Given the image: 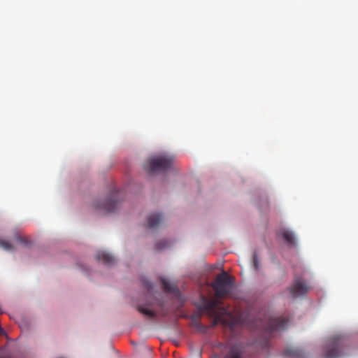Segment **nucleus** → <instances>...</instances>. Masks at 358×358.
Segmentation results:
<instances>
[{
    "label": "nucleus",
    "instance_id": "16",
    "mask_svg": "<svg viewBox=\"0 0 358 358\" xmlns=\"http://www.w3.org/2000/svg\"><path fill=\"white\" fill-rule=\"evenodd\" d=\"M193 323L196 328L199 329L201 331H204L206 329L205 326H203L198 320L193 319Z\"/></svg>",
    "mask_w": 358,
    "mask_h": 358
},
{
    "label": "nucleus",
    "instance_id": "20",
    "mask_svg": "<svg viewBox=\"0 0 358 358\" xmlns=\"http://www.w3.org/2000/svg\"><path fill=\"white\" fill-rule=\"evenodd\" d=\"M17 241L20 242V243H22V244H24V245H27V241L26 240L25 238H23V237H18L17 238Z\"/></svg>",
    "mask_w": 358,
    "mask_h": 358
},
{
    "label": "nucleus",
    "instance_id": "11",
    "mask_svg": "<svg viewBox=\"0 0 358 358\" xmlns=\"http://www.w3.org/2000/svg\"><path fill=\"white\" fill-rule=\"evenodd\" d=\"M283 355L289 358H301L303 352L297 348H287L283 351Z\"/></svg>",
    "mask_w": 358,
    "mask_h": 358
},
{
    "label": "nucleus",
    "instance_id": "4",
    "mask_svg": "<svg viewBox=\"0 0 358 358\" xmlns=\"http://www.w3.org/2000/svg\"><path fill=\"white\" fill-rule=\"evenodd\" d=\"M122 199V192L115 190L111 192L106 201L103 202L98 201L93 206L96 210L105 213H112L119 208Z\"/></svg>",
    "mask_w": 358,
    "mask_h": 358
},
{
    "label": "nucleus",
    "instance_id": "6",
    "mask_svg": "<svg viewBox=\"0 0 358 358\" xmlns=\"http://www.w3.org/2000/svg\"><path fill=\"white\" fill-rule=\"evenodd\" d=\"M289 320L285 317L270 318L265 327L267 334L271 335L273 332L285 329Z\"/></svg>",
    "mask_w": 358,
    "mask_h": 358
},
{
    "label": "nucleus",
    "instance_id": "21",
    "mask_svg": "<svg viewBox=\"0 0 358 358\" xmlns=\"http://www.w3.org/2000/svg\"><path fill=\"white\" fill-rule=\"evenodd\" d=\"M211 358H218V356L215 355L213 357H212Z\"/></svg>",
    "mask_w": 358,
    "mask_h": 358
},
{
    "label": "nucleus",
    "instance_id": "8",
    "mask_svg": "<svg viewBox=\"0 0 358 358\" xmlns=\"http://www.w3.org/2000/svg\"><path fill=\"white\" fill-rule=\"evenodd\" d=\"M280 235L289 247H294L296 245V237L292 231L282 229L280 231Z\"/></svg>",
    "mask_w": 358,
    "mask_h": 358
},
{
    "label": "nucleus",
    "instance_id": "18",
    "mask_svg": "<svg viewBox=\"0 0 358 358\" xmlns=\"http://www.w3.org/2000/svg\"><path fill=\"white\" fill-rule=\"evenodd\" d=\"M253 264L255 270L259 269V260L256 253L253 255Z\"/></svg>",
    "mask_w": 358,
    "mask_h": 358
},
{
    "label": "nucleus",
    "instance_id": "14",
    "mask_svg": "<svg viewBox=\"0 0 358 358\" xmlns=\"http://www.w3.org/2000/svg\"><path fill=\"white\" fill-rule=\"evenodd\" d=\"M138 310L141 313L150 317H153L155 316V313L152 310L149 308L146 305H139L138 306Z\"/></svg>",
    "mask_w": 358,
    "mask_h": 358
},
{
    "label": "nucleus",
    "instance_id": "7",
    "mask_svg": "<svg viewBox=\"0 0 358 358\" xmlns=\"http://www.w3.org/2000/svg\"><path fill=\"white\" fill-rule=\"evenodd\" d=\"M309 289L310 287L306 282L301 278H295L292 285L289 288L292 298L305 295Z\"/></svg>",
    "mask_w": 358,
    "mask_h": 358
},
{
    "label": "nucleus",
    "instance_id": "17",
    "mask_svg": "<svg viewBox=\"0 0 358 358\" xmlns=\"http://www.w3.org/2000/svg\"><path fill=\"white\" fill-rule=\"evenodd\" d=\"M167 245H168V242L165 240H162V241H159L158 243H157L156 249L160 250V249L166 248Z\"/></svg>",
    "mask_w": 358,
    "mask_h": 358
},
{
    "label": "nucleus",
    "instance_id": "5",
    "mask_svg": "<svg viewBox=\"0 0 358 358\" xmlns=\"http://www.w3.org/2000/svg\"><path fill=\"white\" fill-rule=\"evenodd\" d=\"M343 346V341L340 336L331 338L328 343L324 354V358H338L342 355L341 349Z\"/></svg>",
    "mask_w": 358,
    "mask_h": 358
},
{
    "label": "nucleus",
    "instance_id": "13",
    "mask_svg": "<svg viewBox=\"0 0 358 358\" xmlns=\"http://www.w3.org/2000/svg\"><path fill=\"white\" fill-rule=\"evenodd\" d=\"M161 283L162 285L163 289L169 292H175L176 290V287L173 285H172L169 280L166 278H162L161 279Z\"/></svg>",
    "mask_w": 358,
    "mask_h": 358
},
{
    "label": "nucleus",
    "instance_id": "3",
    "mask_svg": "<svg viewBox=\"0 0 358 358\" xmlns=\"http://www.w3.org/2000/svg\"><path fill=\"white\" fill-rule=\"evenodd\" d=\"M234 285V278L229 275L224 271H222L221 273L216 276L212 287L216 296L218 298H222L231 292Z\"/></svg>",
    "mask_w": 358,
    "mask_h": 358
},
{
    "label": "nucleus",
    "instance_id": "12",
    "mask_svg": "<svg viewBox=\"0 0 358 358\" xmlns=\"http://www.w3.org/2000/svg\"><path fill=\"white\" fill-rule=\"evenodd\" d=\"M242 355L243 352L241 348L238 345H233L224 358H243Z\"/></svg>",
    "mask_w": 358,
    "mask_h": 358
},
{
    "label": "nucleus",
    "instance_id": "1",
    "mask_svg": "<svg viewBox=\"0 0 358 358\" xmlns=\"http://www.w3.org/2000/svg\"><path fill=\"white\" fill-rule=\"evenodd\" d=\"M219 304L220 301L217 299H208L205 296H202L199 308L200 311L206 312L210 316L213 317V326L222 324L233 329L237 322V318L227 313L224 309L222 310L221 312H218L217 307Z\"/></svg>",
    "mask_w": 358,
    "mask_h": 358
},
{
    "label": "nucleus",
    "instance_id": "2",
    "mask_svg": "<svg viewBox=\"0 0 358 358\" xmlns=\"http://www.w3.org/2000/svg\"><path fill=\"white\" fill-rule=\"evenodd\" d=\"M174 157L171 155L163 154L151 158L145 165V169L149 173L164 171L172 168Z\"/></svg>",
    "mask_w": 358,
    "mask_h": 358
},
{
    "label": "nucleus",
    "instance_id": "10",
    "mask_svg": "<svg viewBox=\"0 0 358 358\" xmlns=\"http://www.w3.org/2000/svg\"><path fill=\"white\" fill-rule=\"evenodd\" d=\"M162 221V215L158 213H152L148 218V227L155 229Z\"/></svg>",
    "mask_w": 358,
    "mask_h": 358
},
{
    "label": "nucleus",
    "instance_id": "15",
    "mask_svg": "<svg viewBox=\"0 0 358 358\" xmlns=\"http://www.w3.org/2000/svg\"><path fill=\"white\" fill-rule=\"evenodd\" d=\"M0 247L8 251H12L14 249V247L11 243L2 239H0Z\"/></svg>",
    "mask_w": 358,
    "mask_h": 358
},
{
    "label": "nucleus",
    "instance_id": "19",
    "mask_svg": "<svg viewBox=\"0 0 358 358\" xmlns=\"http://www.w3.org/2000/svg\"><path fill=\"white\" fill-rule=\"evenodd\" d=\"M143 284L145 288L148 289V291H150L152 289V284L148 280H144L143 281Z\"/></svg>",
    "mask_w": 358,
    "mask_h": 358
},
{
    "label": "nucleus",
    "instance_id": "9",
    "mask_svg": "<svg viewBox=\"0 0 358 358\" xmlns=\"http://www.w3.org/2000/svg\"><path fill=\"white\" fill-rule=\"evenodd\" d=\"M96 258L99 261L102 262L106 265H113L115 262L114 257L105 251L98 252Z\"/></svg>",
    "mask_w": 358,
    "mask_h": 358
}]
</instances>
